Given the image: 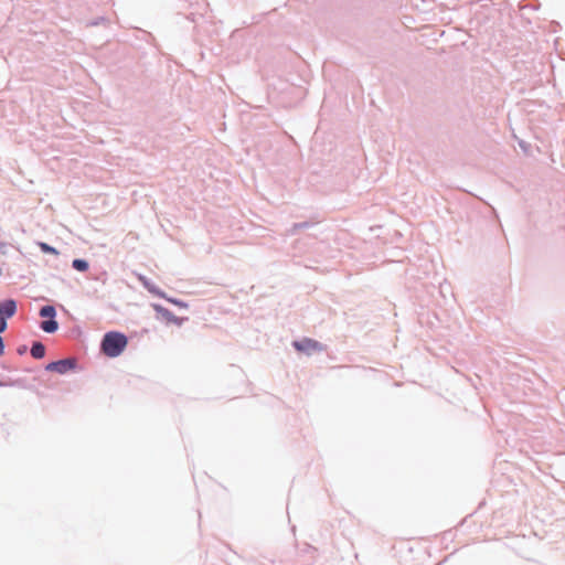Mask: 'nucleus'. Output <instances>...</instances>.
<instances>
[{"label":"nucleus","mask_w":565,"mask_h":565,"mask_svg":"<svg viewBox=\"0 0 565 565\" xmlns=\"http://www.w3.org/2000/svg\"><path fill=\"white\" fill-rule=\"evenodd\" d=\"M75 365H76L75 359H64V360H60V361L52 362V363L47 364L46 370L56 372L60 374H64L71 370H73L75 367Z\"/></svg>","instance_id":"20e7f679"},{"label":"nucleus","mask_w":565,"mask_h":565,"mask_svg":"<svg viewBox=\"0 0 565 565\" xmlns=\"http://www.w3.org/2000/svg\"><path fill=\"white\" fill-rule=\"evenodd\" d=\"M17 312V302L13 299L0 301V333L7 329V319Z\"/></svg>","instance_id":"7ed1b4c3"},{"label":"nucleus","mask_w":565,"mask_h":565,"mask_svg":"<svg viewBox=\"0 0 565 565\" xmlns=\"http://www.w3.org/2000/svg\"><path fill=\"white\" fill-rule=\"evenodd\" d=\"M72 265L78 271H86L88 269V263L84 259H74Z\"/></svg>","instance_id":"0eeeda50"},{"label":"nucleus","mask_w":565,"mask_h":565,"mask_svg":"<svg viewBox=\"0 0 565 565\" xmlns=\"http://www.w3.org/2000/svg\"><path fill=\"white\" fill-rule=\"evenodd\" d=\"M4 353V344H3V340L2 338L0 337V356Z\"/></svg>","instance_id":"9d476101"},{"label":"nucleus","mask_w":565,"mask_h":565,"mask_svg":"<svg viewBox=\"0 0 565 565\" xmlns=\"http://www.w3.org/2000/svg\"><path fill=\"white\" fill-rule=\"evenodd\" d=\"M55 315H56V311H55V308L53 306H44V307L41 308L40 316L42 318H50L49 320H44L41 323V329L44 332L53 333V332H55L57 330L58 324L54 320Z\"/></svg>","instance_id":"f03ea898"},{"label":"nucleus","mask_w":565,"mask_h":565,"mask_svg":"<svg viewBox=\"0 0 565 565\" xmlns=\"http://www.w3.org/2000/svg\"><path fill=\"white\" fill-rule=\"evenodd\" d=\"M31 355L34 359H42L45 355V347L41 342L33 343L31 348Z\"/></svg>","instance_id":"423d86ee"},{"label":"nucleus","mask_w":565,"mask_h":565,"mask_svg":"<svg viewBox=\"0 0 565 565\" xmlns=\"http://www.w3.org/2000/svg\"><path fill=\"white\" fill-rule=\"evenodd\" d=\"M128 344L124 333L117 331L107 332L102 341V351L106 356L116 358L120 355Z\"/></svg>","instance_id":"f257e3e1"},{"label":"nucleus","mask_w":565,"mask_h":565,"mask_svg":"<svg viewBox=\"0 0 565 565\" xmlns=\"http://www.w3.org/2000/svg\"><path fill=\"white\" fill-rule=\"evenodd\" d=\"M40 247L43 252L45 253H51V254H54V255H57V250L51 246H49L47 244L45 243H41L40 244Z\"/></svg>","instance_id":"1a4fd4ad"},{"label":"nucleus","mask_w":565,"mask_h":565,"mask_svg":"<svg viewBox=\"0 0 565 565\" xmlns=\"http://www.w3.org/2000/svg\"><path fill=\"white\" fill-rule=\"evenodd\" d=\"M162 313H163V317L169 320V321H172V322H175V323H181V319H179L178 317H175L172 312H170L169 310L167 309H161Z\"/></svg>","instance_id":"6e6552de"},{"label":"nucleus","mask_w":565,"mask_h":565,"mask_svg":"<svg viewBox=\"0 0 565 565\" xmlns=\"http://www.w3.org/2000/svg\"><path fill=\"white\" fill-rule=\"evenodd\" d=\"M294 345L298 351L307 353L321 349V345L311 339H303L301 341L295 342Z\"/></svg>","instance_id":"39448f33"}]
</instances>
